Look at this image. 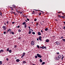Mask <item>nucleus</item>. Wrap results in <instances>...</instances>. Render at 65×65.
<instances>
[{
  "mask_svg": "<svg viewBox=\"0 0 65 65\" xmlns=\"http://www.w3.org/2000/svg\"><path fill=\"white\" fill-rule=\"evenodd\" d=\"M37 56H38V58H41L42 57V56L38 54H37Z\"/></svg>",
  "mask_w": 65,
  "mask_h": 65,
  "instance_id": "1",
  "label": "nucleus"
},
{
  "mask_svg": "<svg viewBox=\"0 0 65 65\" xmlns=\"http://www.w3.org/2000/svg\"><path fill=\"white\" fill-rule=\"evenodd\" d=\"M39 14V15H40L41 14V13H40Z\"/></svg>",
  "mask_w": 65,
  "mask_h": 65,
  "instance_id": "38",
  "label": "nucleus"
},
{
  "mask_svg": "<svg viewBox=\"0 0 65 65\" xmlns=\"http://www.w3.org/2000/svg\"><path fill=\"white\" fill-rule=\"evenodd\" d=\"M22 13V12H20V13Z\"/></svg>",
  "mask_w": 65,
  "mask_h": 65,
  "instance_id": "59",
  "label": "nucleus"
},
{
  "mask_svg": "<svg viewBox=\"0 0 65 65\" xmlns=\"http://www.w3.org/2000/svg\"><path fill=\"white\" fill-rule=\"evenodd\" d=\"M20 59H17L16 60V62H20Z\"/></svg>",
  "mask_w": 65,
  "mask_h": 65,
  "instance_id": "6",
  "label": "nucleus"
},
{
  "mask_svg": "<svg viewBox=\"0 0 65 65\" xmlns=\"http://www.w3.org/2000/svg\"><path fill=\"white\" fill-rule=\"evenodd\" d=\"M60 18H65V17H64V16H60Z\"/></svg>",
  "mask_w": 65,
  "mask_h": 65,
  "instance_id": "19",
  "label": "nucleus"
},
{
  "mask_svg": "<svg viewBox=\"0 0 65 65\" xmlns=\"http://www.w3.org/2000/svg\"><path fill=\"white\" fill-rule=\"evenodd\" d=\"M61 55H59L58 56V57L59 58V59H60V58H61Z\"/></svg>",
  "mask_w": 65,
  "mask_h": 65,
  "instance_id": "11",
  "label": "nucleus"
},
{
  "mask_svg": "<svg viewBox=\"0 0 65 65\" xmlns=\"http://www.w3.org/2000/svg\"><path fill=\"white\" fill-rule=\"evenodd\" d=\"M31 31H29V32L28 34H31Z\"/></svg>",
  "mask_w": 65,
  "mask_h": 65,
  "instance_id": "22",
  "label": "nucleus"
},
{
  "mask_svg": "<svg viewBox=\"0 0 65 65\" xmlns=\"http://www.w3.org/2000/svg\"><path fill=\"white\" fill-rule=\"evenodd\" d=\"M13 13H14V14H15V15H16V13H15V12H13Z\"/></svg>",
  "mask_w": 65,
  "mask_h": 65,
  "instance_id": "44",
  "label": "nucleus"
},
{
  "mask_svg": "<svg viewBox=\"0 0 65 65\" xmlns=\"http://www.w3.org/2000/svg\"><path fill=\"white\" fill-rule=\"evenodd\" d=\"M64 57H65V56H63L61 58V60H63V58H64Z\"/></svg>",
  "mask_w": 65,
  "mask_h": 65,
  "instance_id": "34",
  "label": "nucleus"
},
{
  "mask_svg": "<svg viewBox=\"0 0 65 65\" xmlns=\"http://www.w3.org/2000/svg\"><path fill=\"white\" fill-rule=\"evenodd\" d=\"M9 31H10L9 29L8 30V31H7V32H9Z\"/></svg>",
  "mask_w": 65,
  "mask_h": 65,
  "instance_id": "36",
  "label": "nucleus"
},
{
  "mask_svg": "<svg viewBox=\"0 0 65 65\" xmlns=\"http://www.w3.org/2000/svg\"><path fill=\"white\" fill-rule=\"evenodd\" d=\"M30 30L32 31V32H33V30L32 29H30Z\"/></svg>",
  "mask_w": 65,
  "mask_h": 65,
  "instance_id": "54",
  "label": "nucleus"
},
{
  "mask_svg": "<svg viewBox=\"0 0 65 65\" xmlns=\"http://www.w3.org/2000/svg\"><path fill=\"white\" fill-rule=\"evenodd\" d=\"M2 28L3 29H5V26H4L2 27Z\"/></svg>",
  "mask_w": 65,
  "mask_h": 65,
  "instance_id": "26",
  "label": "nucleus"
},
{
  "mask_svg": "<svg viewBox=\"0 0 65 65\" xmlns=\"http://www.w3.org/2000/svg\"><path fill=\"white\" fill-rule=\"evenodd\" d=\"M59 58L58 57H56L55 60H59Z\"/></svg>",
  "mask_w": 65,
  "mask_h": 65,
  "instance_id": "12",
  "label": "nucleus"
},
{
  "mask_svg": "<svg viewBox=\"0 0 65 65\" xmlns=\"http://www.w3.org/2000/svg\"><path fill=\"white\" fill-rule=\"evenodd\" d=\"M23 55H22V56H25V54H26V53H23Z\"/></svg>",
  "mask_w": 65,
  "mask_h": 65,
  "instance_id": "13",
  "label": "nucleus"
},
{
  "mask_svg": "<svg viewBox=\"0 0 65 65\" xmlns=\"http://www.w3.org/2000/svg\"><path fill=\"white\" fill-rule=\"evenodd\" d=\"M37 45V48H40L39 46V45Z\"/></svg>",
  "mask_w": 65,
  "mask_h": 65,
  "instance_id": "32",
  "label": "nucleus"
},
{
  "mask_svg": "<svg viewBox=\"0 0 65 65\" xmlns=\"http://www.w3.org/2000/svg\"><path fill=\"white\" fill-rule=\"evenodd\" d=\"M2 64V62L0 61V65Z\"/></svg>",
  "mask_w": 65,
  "mask_h": 65,
  "instance_id": "23",
  "label": "nucleus"
},
{
  "mask_svg": "<svg viewBox=\"0 0 65 65\" xmlns=\"http://www.w3.org/2000/svg\"><path fill=\"white\" fill-rule=\"evenodd\" d=\"M35 58L36 59L37 58V56L36 55L35 56Z\"/></svg>",
  "mask_w": 65,
  "mask_h": 65,
  "instance_id": "30",
  "label": "nucleus"
},
{
  "mask_svg": "<svg viewBox=\"0 0 65 65\" xmlns=\"http://www.w3.org/2000/svg\"><path fill=\"white\" fill-rule=\"evenodd\" d=\"M44 47V46H42V49H43V48Z\"/></svg>",
  "mask_w": 65,
  "mask_h": 65,
  "instance_id": "47",
  "label": "nucleus"
},
{
  "mask_svg": "<svg viewBox=\"0 0 65 65\" xmlns=\"http://www.w3.org/2000/svg\"><path fill=\"white\" fill-rule=\"evenodd\" d=\"M46 47H44L43 48V49H44V48H46Z\"/></svg>",
  "mask_w": 65,
  "mask_h": 65,
  "instance_id": "45",
  "label": "nucleus"
},
{
  "mask_svg": "<svg viewBox=\"0 0 65 65\" xmlns=\"http://www.w3.org/2000/svg\"><path fill=\"white\" fill-rule=\"evenodd\" d=\"M7 51L8 52L9 51V48H7Z\"/></svg>",
  "mask_w": 65,
  "mask_h": 65,
  "instance_id": "27",
  "label": "nucleus"
},
{
  "mask_svg": "<svg viewBox=\"0 0 65 65\" xmlns=\"http://www.w3.org/2000/svg\"><path fill=\"white\" fill-rule=\"evenodd\" d=\"M41 38H42V37H41V36L39 37V39L40 40V41H42V39H41Z\"/></svg>",
  "mask_w": 65,
  "mask_h": 65,
  "instance_id": "4",
  "label": "nucleus"
},
{
  "mask_svg": "<svg viewBox=\"0 0 65 65\" xmlns=\"http://www.w3.org/2000/svg\"><path fill=\"white\" fill-rule=\"evenodd\" d=\"M50 40L48 39H47L45 41L46 42H48Z\"/></svg>",
  "mask_w": 65,
  "mask_h": 65,
  "instance_id": "5",
  "label": "nucleus"
},
{
  "mask_svg": "<svg viewBox=\"0 0 65 65\" xmlns=\"http://www.w3.org/2000/svg\"><path fill=\"white\" fill-rule=\"evenodd\" d=\"M63 29H65V26L63 27Z\"/></svg>",
  "mask_w": 65,
  "mask_h": 65,
  "instance_id": "35",
  "label": "nucleus"
},
{
  "mask_svg": "<svg viewBox=\"0 0 65 65\" xmlns=\"http://www.w3.org/2000/svg\"><path fill=\"white\" fill-rule=\"evenodd\" d=\"M63 22V23H64V25H65V22Z\"/></svg>",
  "mask_w": 65,
  "mask_h": 65,
  "instance_id": "61",
  "label": "nucleus"
},
{
  "mask_svg": "<svg viewBox=\"0 0 65 65\" xmlns=\"http://www.w3.org/2000/svg\"><path fill=\"white\" fill-rule=\"evenodd\" d=\"M25 17H26V18H27V16L25 15Z\"/></svg>",
  "mask_w": 65,
  "mask_h": 65,
  "instance_id": "60",
  "label": "nucleus"
},
{
  "mask_svg": "<svg viewBox=\"0 0 65 65\" xmlns=\"http://www.w3.org/2000/svg\"><path fill=\"white\" fill-rule=\"evenodd\" d=\"M17 12H18V13H20V11H16Z\"/></svg>",
  "mask_w": 65,
  "mask_h": 65,
  "instance_id": "46",
  "label": "nucleus"
},
{
  "mask_svg": "<svg viewBox=\"0 0 65 65\" xmlns=\"http://www.w3.org/2000/svg\"><path fill=\"white\" fill-rule=\"evenodd\" d=\"M61 39H63V37H60Z\"/></svg>",
  "mask_w": 65,
  "mask_h": 65,
  "instance_id": "37",
  "label": "nucleus"
},
{
  "mask_svg": "<svg viewBox=\"0 0 65 65\" xmlns=\"http://www.w3.org/2000/svg\"><path fill=\"white\" fill-rule=\"evenodd\" d=\"M34 21H37V19H36V18H35L34 19Z\"/></svg>",
  "mask_w": 65,
  "mask_h": 65,
  "instance_id": "24",
  "label": "nucleus"
},
{
  "mask_svg": "<svg viewBox=\"0 0 65 65\" xmlns=\"http://www.w3.org/2000/svg\"><path fill=\"white\" fill-rule=\"evenodd\" d=\"M55 43L57 45H59L60 44V42L58 41H57L56 42H55Z\"/></svg>",
  "mask_w": 65,
  "mask_h": 65,
  "instance_id": "2",
  "label": "nucleus"
},
{
  "mask_svg": "<svg viewBox=\"0 0 65 65\" xmlns=\"http://www.w3.org/2000/svg\"><path fill=\"white\" fill-rule=\"evenodd\" d=\"M4 52V50H1L0 51V53H1V52Z\"/></svg>",
  "mask_w": 65,
  "mask_h": 65,
  "instance_id": "9",
  "label": "nucleus"
},
{
  "mask_svg": "<svg viewBox=\"0 0 65 65\" xmlns=\"http://www.w3.org/2000/svg\"><path fill=\"white\" fill-rule=\"evenodd\" d=\"M10 8L11 9V10H13V8H12V7H10Z\"/></svg>",
  "mask_w": 65,
  "mask_h": 65,
  "instance_id": "16",
  "label": "nucleus"
},
{
  "mask_svg": "<svg viewBox=\"0 0 65 65\" xmlns=\"http://www.w3.org/2000/svg\"><path fill=\"white\" fill-rule=\"evenodd\" d=\"M6 34V31H4V34Z\"/></svg>",
  "mask_w": 65,
  "mask_h": 65,
  "instance_id": "33",
  "label": "nucleus"
},
{
  "mask_svg": "<svg viewBox=\"0 0 65 65\" xmlns=\"http://www.w3.org/2000/svg\"><path fill=\"white\" fill-rule=\"evenodd\" d=\"M10 33H11V34H12L13 35H14V33L13 32H10Z\"/></svg>",
  "mask_w": 65,
  "mask_h": 65,
  "instance_id": "10",
  "label": "nucleus"
},
{
  "mask_svg": "<svg viewBox=\"0 0 65 65\" xmlns=\"http://www.w3.org/2000/svg\"><path fill=\"white\" fill-rule=\"evenodd\" d=\"M27 19V21H29V19L28 18H27V19Z\"/></svg>",
  "mask_w": 65,
  "mask_h": 65,
  "instance_id": "39",
  "label": "nucleus"
},
{
  "mask_svg": "<svg viewBox=\"0 0 65 65\" xmlns=\"http://www.w3.org/2000/svg\"><path fill=\"white\" fill-rule=\"evenodd\" d=\"M13 6H15V5H13Z\"/></svg>",
  "mask_w": 65,
  "mask_h": 65,
  "instance_id": "64",
  "label": "nucleus"
},
{
  "mask_svg": "<svg viewBox=\"0 0 65 65\" xmlns=\"http://www.w3.org/2000/svg\"><path fill=\"white\" fill-rule=\"evenodd\" d=\"M32 33L33 34L35 35V32H32Z\"/></svg>",
  "mask_w": 65,
  "mask_h": 65,
  "instance_id": "25",
  "label": "nucleus"
},
{
  "mask_svg": "<svg viewBox=\"0 0 65 65\" xmlns=\"http://www.w3.org/2000/svg\"><path fill=\"white\" fill-rule=\"evenodd\" d=\"M22 62L23 63V64H26V62L25 61H23Z\"/></svg>",
  "mask_w": 65,
  "mask_h": 65,
  "instance_id": "8",
  "label": "nucleus"
},
{
  "mask_svg": "<svg viewBox=\"0 0 65 65\" xmlns=\"http://www.w3.org/2000/svg\"><path fill=\"white\" fill-rule=\"evenodd\" d=\"M28 28L29 29H30V26H29Z\"/></svg>",
  "mask_w": 65,
  "mask_h": 65,
  "instance_id": "58",
  "label": "nucleus"
},
{
  "mask_svg": "<svg viewBox=\"0 0 65 65\" xmlns=\"http://www.w3.org/2000/svg\"><path fill=\"white\" fill-rule=\"evenodd\" d=\"M58 16L59 17H58V18H61V16H59V15H58Z\"/></svg>",
  "mask_w": 65,
  "mask_h": 65,
  "instance_id": "29",
  "label": "nucleus"
},
{
  "mask_svg": "<svg viewBox=\"0 0 65 65\" xmlns=\"http://www.w3.org/2000/svg\"><path fill=\"white\" fill-rule=\"evenodd\" d=\"M24 27L25 28H26V24H25V26Z\"/></svg>",
  "mask_w": 65,
  "mask_h": 65,
  "instance_id": "50",
  "label": "nucleus"
},
{
  "mask_svg": "<svg viewBox=\"0 0 65 65\" xmlns=\"http://www.w3.org/2000/svg\"><path fill=\"white\" fill-rule=\"evenodd\" d=\"M40 47V48H42V47H41H41Z\"/></svg>",
  "mask_w": 65,
  "mask_h": 65,
  "instance_id": "62",
  "label": "nucleus"
},
{
  "mask_svg": "<svg viewBox=\"0 0 65 65\" xmlns=\"http://www.w3.org/2000/svg\"><path fill=\"white\" fill-rule=\"evenodd\" d=\"M41 11V12H42L43 13H44L43 12V11Z\"/></svg>",
  "mask_w": 65,
  "mask_h": 65,
  "instance_id": "56",
  "label": "nucleus"
},
{
  "mask_svg": "<svg viewBox=\"0 0 65 65\" xmlns=\"http://www.w3.org/2000/svg\"><path fill=\"white\" fill-rule=\"evenodd\" d=\"M34 41H32L31 42V45H34Z\"/></svg>",
  "mask_w": 65,
  "mask_h": 65,
  "instance_id": "3",
  "label": "nucleus"
},
{
  "mask_svg": "<svg viewBox=\"0 0 65 65\" xmlns=\"http://www.w3.org/2000/svg\"><path fill=\"white\" fill-rule=\"evenodd\" d=\"M16 28H20V25L18 26H16Z\"/></svg>",
  "mask_w": 65,
  "mask_h": 65,
  "instance_id": "31",
  "label": "nucleus"
},
{
  "mask_svg": "<svg viewBox=\"0 0 65 65\" xmlns=\"http://www.w3.org/2000/svg\"><path fill=\"white\" fill-rule=\"evenodd\" d=\"M61 12H58L57 13H61Z\"/></svg>",
  "mask_w": 65,
  "mask_h": 65,
  "instance_id": "52",
  "label": "nucleus"
},
{
  "mask_svg": "<svg viewBox=\"0 0 65 65\" xmlns=\"http://www.w3.org/2000/svg\"><path fill=\"white\" fill-rule=\"evenodd\" d=\"M45 64V62H43L42 64V65H44V64Z\"/></svg>",
  "mask_w": 65,
  "mask_h": 65,
  "instance_id": "17",
  "label": "nucleus"
},
{
  "mask_svg": "<svg viewBox=\"0 0 65 65\" xmlns=\"http://www.w3.org/2000/svg\"><path fill=\"white\" fill-rule=\"evenodd\" d=\"M11 12V13H13V12L12 11Z\"/></svg>",
  "mask_w": 65,
  "mask_h": 65,
  "instance_id": "49",
  "label": "nucleus"
},
{
  "mask_svg": "<svg viewBox=\"0 0 65 65\" xmlns=\"http://www.w3.org/2000/svg\"><path fill=\"white\" fill-rule=\"evenodd\" d=\"M17 45H15V47H17Z\"/></svg>",
  "mask_w": 65,
  "mask_h": 65,
  "instance_id": "63",
  "label": "nucleus"
},
{
  "mask_svg": "<svg viewBox=\"0 0 65 65\" xmlns=\"http://www.w3.org/2000/svg\"><path fill=\"white\" fill-rule=\"evenodd\" d=\"M38 40H39V39L38 38H37V40H38Z\"/></svg>",
  "mask_w": 65,
  "mask_h": 65,
  "instance_id": "55",
  "label": "nucleus"
},
{
  "mask_svg": "<svg viewBox=\"0 0 65 65\" xmlns=\"http://www.w3.org/2000/svg\"><path fill=\"white\" fill-rule=\"evenodd\" d=\"M8 23H9L8 21H7V22L6 23L7 24H8Z\"/></svg>",
  "mask_w": 65,
  "mask_h": 65,
  "instance_id": "40",
  "label": "nucleus"
},
{
  "mask_svg": "<svg viewBox=\"0 0 65 65\" xmlns=\"http://www.w3.org/2000/svg\"><path fill=\"white\" fill-rule=\"evenodd\" d=\"M6 60H7V61H8L9 59L8 58H7Z\"/></svg>",
  "mask_w": 65,
  "mask_h": 65,
  "instance_id": "43",
  "label": "nucleus"
},
{
  "mask_svg": "<svg viewBox=\"0 0 65 65\" xmlns=\"http://www.w3.org/2000/svg\"><path fill=\"white\" fill-rule=\"evenodd\" d=\"M2 13H1V12H0V14L1 15H2Z\"/></svg>",
  "mask_w": 65,
  "mask_h": 65,
  "instance_id": "28",
  "label": "nucleus"
},
{
  "mask_svg": "<svg viewBox=\"0 0 65 65\" xmlns=\"http://www.w3.org/2000/svg\"><path fill=\"white\" fill-rule=\"evenodd\" d=\"M48 28H45V30L46 31H47L48 30Z\"/></svg>",
  "mask_w": 65,
  "mask_h": 65,
  "instance_id": "15",
  "label": "nucleus"
},
{
  "mask_svg": "<svg viewBox=\"0 0 65 65\" xmlns=\"http://www.w3.org/2000/svg\"><path fill=\"white\" fill-rule=\"evenodd\" d=\"M59 52H58L57 53V55H59Z\"/></svg>",
  "mask_w": 65,
  "mask_h": 65,
  "instance_id": "51",
  "label": "nucleus"
},
{
  "mask_svg": "<svg viewBox=\"0 0 65 65\" xmlns=\"http://www.w3.org/2000/svg\"><path fill=\"white\" fill-rule=\"evenodd\" d=\"M41 32L42 33L43 32V31L42 30H41Z\"/></svg>",
  "mask_w": 65,
  "mask_h": 65,
  "instance_id": "53",
  "label": "nucleus"
},
{
  "mask_svg": "<svg viewBox=\"0 0 65 65\" xmlns=\"http://www.w3.org/2000/svg\"><path fill=\"white\" fill-rule=\"evenodd\" d=\"M22 25H26V23H24V22H23L22 23Z\"/></svg>",
  "mask_w": 65,
  "mask_h": 65,
  "instance_id": "18",
  "label": "nucleus"
},
{
  "mask_svg": "<svg viewBox=\"0 0 65 65\" xmlns=\"http://www.w3.org/2000/svg\"><path fill=\"white\" fill-rule=\"evenodd\" d=\"M18 31L19 32H21V30L19 29L18 30Z\"/></svg>",
  "mask_w": 65,
  "mask_h": 65,
  "instance_id": "21",
  "label": "nucleus"
},
{
  "mask_svg": "<svg viewBox=\"0 0 65 65\" xmlns=\"http://www.w3.org/2000/svg\"><path fill=\"white\" fill-rule=\"evenodd\" d=\"M12 51L11 50H9V53H11Z\"/></svg>",
  "mask_w": 65,
  "mask_h": 65,
  "instance_id": "20",
  "label": "nucleus"
},
{
  "mask_svg": "<svg viewBox=\"0 0 65 65\" xmlns=\"http://www.w3.org/2000/svg\"><path fill=\"white\" fill-rule=\"evenodd\" d=\"M23 57H24V56L22 55V58H23Z\"/></svg>",
  "mask_w": 65,
  "mask_h": 65,
  "instance_id": "57",
  "label": "nucleus"
},
{
  "mask_svg": "<svg viewBox=\"0 0 65 65\" xmlns=\"http://www.w3.org/2000/svg\"><path fill=\"white\" fill-rule=\"evenodd\" d=\"M38 35H41V33L40 32H38Z\"/></svg>",
  "mask_w": 65,
  "mask_h": 65,
  "instance_id": "7",
  "label": "nucleus"
},
{
  "mask_svg": "<svg viewBox=\"0 0 65 65\" xmlns=\"http://www.w3.org/2000/svg\"><path fill=\"white\" fill-rule=\"evenodd\" d=\"M18 38L19 39H21V37H19Z\"/></svg>",
  "mask_w": 65,
  "mask_h": 65,
  "instance_id": "41",
  "label": "nucleus"
},
{
  "mask_svg": "<svg viewBox=\"0 0 65 65\" xmlns=\"http://www.w3.org/2000/svg\"><path fill=\"white\" fill-rule=\"evenodd\" d=\"M14 23H15V22H13L12 23V24H14Z\"/></svg>",
  "mask_w": 65,
  "mask_h": 65,
  "instance_id": "42",
  "label": "nucleus"
},
{
  "mask_svg": "<svg viewBox=\"0 0 65 65\" xmlns=\"http://www.w3.org/2000/svg\"><path fill=\"white\" fill-rule=\"evenodd\" d=\"M40 62L41 63H42V59H40Z\"/></svg>",
  "mask_w": 65,
  "mask_h": 65,
  "instance_id": "14",
  "label": "nucleus"
},
{
  "mask_svg": "<svg viewBox=\"0 0 65 65\" xmlns=\"http://www.w3.org/2000/svg\"><path fill=\"white\" fill-rule=\"evenodd\" d=\"M38 23H37L36 24L37 25L36 26H38V25H38Z\"/></svg>",
  "mask_w": 65,
  "mask_h": 65,
  "instance_id": "48",
  "label": "nucleus"
}]
</instances>
